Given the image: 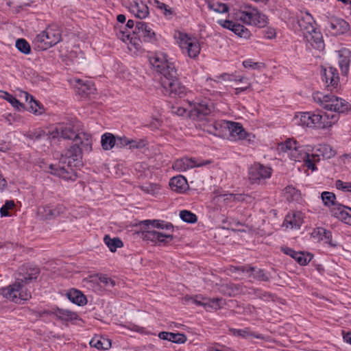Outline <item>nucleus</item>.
<instances>
[{"mask_svg":"<svg viewBox=\"0 0 351 351\" xmlns=\"http://www.w3.org/2000/svg\"><path fill=\"white\" fill-rule=\"evenodd\" d=\"M82 150L79 146L73 144L62 156L58 165H50L48 172L67 180L75 181L77 175L73 167L82 162Z\"/></svg>","mask_w":351,"mask_h":351,"instance_id":"1","label":"nucleus"},{"mask_svg":"<svg viewBox=\"0 0 351 351\" xmlns=\"http://www.w3.org/2000/svg\"><path fill=\"white\" fill-rule=\"evenodd\" d=\"M298 23L306 42L313 48L322 50L324 48L322 35L315 27V21L311 14L300 12L298 15Z\"/></svg>","mask_w":351,"mask_h":351,"instance_id":"2","label":"nucleus"},{"mask_svg":"<svg viewBox=\"0 0 351 351\" xmlns=\"http://www.w3.org/2000/svg\"><path fill=\"white\" fill-rule=\"evenodd\" d=\"M337 114H320L312 112H298L293 121L295 124L308 128L325 129L334 125L339 120Z\"/></svg>","mask_w":351,"mask_h":351,"instance_id":"3","label":"nucleus"},{"mask_svg":"<svg viewBox=\"0 0 351 351\" xmlns=\"http://www.w3.org/2000/svg\"><path fill=\"white\" fill-rule=\"evenodd\" d=\"M278 149L282 152H287L291 160L295 162L303 161L308 169L313 171L316 169L315 162L319 160V156L310 155L304 147L299 145L296 141L289 138L285 143H280Z\"/></svg>","mask_w":351,"mask_h":351,"instance_id":"4","label":"nucleus"},{"mask_svg":"<svg viewBox=\"0 0 351 351\" xmlns=\"http://www.w3.org/2000/svg\"><path fill=\"white\" fill-rule=\"evenodd\" d=\"M235 19L245 25L264 27L267 23V16L252 5L238 1L234 12Z\"/></svg>","mask_w":351,"mask_h":351,"instance_id":"5","label":"nucleus"},{"mask_svg":"<svg viewBox=\"0 0 351 351\" xmlns=\"http://www.w3.org/2000/svg\"><path fill=\"white\" fill-rule=\"evenodd\" d=\"M313 98L315 102L323 108L329 111L324 114H339L347 112L351 107L348 102L335 95L324 94L322 92L313 93Z\"/></svg>","mask_w":351,"mask_h":351,"instance_id":"6","label":"nucleus"},{"mask_svg":"<svg viewBox=\"0 0 351 351\" xmlns=\"http://www.w3.org/2000/svg\"><path fill=\"white\" fill-rule=\"evenodd\" d=\"M0 293L5 298L16 304H20L22 301L28 300L32 297L27 285L16 278L12 284L1 288Z\"/></svg>","mask_w":351,"mask_h":351,"instance_id":"7","label":"nucleus"},{"mask_svg":"<svg viewBox=\"0 0 351 351\" xmlns=\"http://www.w3.org/2000/svg\"><path fill=\"white\" fill-rule=\"evenodd\" d=\"M149 59L152 66L163 76L162 78L167 76L174 77L176 74L177 70L174 63L168 58L166 53L156 52L151 55Z\"/></svg>","mask_w":351,"mask_h":351,"instance_id":"8","label":"nucleus"},{"mask_svg":"<svg viewBox=\"0 0 351 351\" xmlns=\"http://www.w3.org/2000/svg\"><path fill=\"white\" fill-rule=\"evenodd\" d=\"M175 38L183 53L191 58H195L198 56L201 47L197 38L181 32H176Z\"/></svg>","mask_w":351,"mask_h":351,"instance_id":"9","label":"nucleus"},{"mask_svg":"<svg viewBox=\"0 0 351 351\" xmlns=\"http://www.w3.org/2000/svg\"><path fill=\"white\" fill-rule=\"evenodd\" d=\"M161 86L163 93L171 97H183L187 95L186 87L177 78V73L174 77L162 78Z\"/></svg>","mask_w":351,"mask_h":351,"instance_id":"10","label":"nucleus"},{"mask_svg":"<svg viewBox=\"0 0 351 351\" xmlns=\"http://www.w3.org/2000/svg\"><path fill=\"white\" fill-rule=\"evenodd\" d=\"M47 134L49 138H62L65 139L73 138V140L77 136L70 123H58L56 126L51 127L49 130Z\"/></svg>","mask_w":351,"mask_h":351,"instance_id":"11","label":"nucleus"},{"mask_svg":"<svg viewBox=\"0 0 351 351\" xmlns=\"http://www.w3.org/2000/svg\"><path fill=\"white\" fill-rule=\"evenodd\" d=\"M189 104L191 107L190 116L194 119H204L212 110V106L207 100L201 101H189Z\"/></svg>","mask_w":351,"mask_h":351,"instance_id":"12","label":"nucleus"},{"mask_svg":"<svg viewBox=\"0 0 351 351\" xmlns=\"http://www.w3.org/2000/svg\"><path fill=\"white\" fill-rule=\"evenodd\" d=\"M134 34L136 35L139 39L145 42L153 43L156 41V36L151 25L142 21L136 23L135 28L132 30Z\"/></svg>","mask_w":351,"mask_h":351,"instance_id":"13","label":"nucleus"},{"mask_svg":"<svg viewBox=\"0 0 351 351\" xmlns=\"http://www.w3.org/2000/svg\"><path fill=\"white\" fill-rule=\"evenodd\" d=\"M65 208L60 204L45 205L38 208V217L42 220L52 219L64 212Z\"/></svg>","mask_w":351,"mask_h":351,"instance_id":"14","label":"nucleus"},{"mask_svg":"<svg viewBox=\"0 0 351 351\" xmlns=\"http://www.w3.org/2000/svg\"><path fill=\"white\" fill-rule=\"evenodd\" d=\"M70 82L76 88L77 93L82 97L90 96L95 94L96 91L95 85L90 80H81L73 77Z\"/></svg>","mask_w":351,"mask_h":351,"instance_id":"15","label":"nucleus"},{"mask_svg":"<svg viewBox=\"0 0 351 351\" xmlns=\"http://www.w3.org/2000/svg\"><path fill=\"white\" fill-rule=\"evenodd\" d=\"M126 8L132 14L140 19H146L149 14V8L143 0L129 1Z\"/></svg>","mask_w":351,"mask_h":351,"instance_id":"16","label":"nucleus"},{"mask_svg":"<svg viewBox=\"0 0 351 351\" xmlns=\"http://www.w3.org/2000/svg\"><path fill=\"white\" fill-rule=\"evenodd\" d=\"M231 271L233 272L241 271L242 273H246L248 274V277H252L253 278L260 281H268L269 280V274L263 269H257L249 265L232 267Z\"/></svg>","mask_w":351,"mask_h":351,"instance_id":"17","label":"nucleus"},{"mask_svg":"<svg viewBox=\"0 0 351 351\" xmlns=\"http://www.w3.org/2000/svg\"><path fill=\"white\" fill-rule=\"evenodd\" d=\"M271 169L261 164H254L249 169V179L252 182H257L262 179L270 178Z\"/></svg>","mask_w":351,"mask_h":351,"instance_id":"18","label":"nucleus"},{"mask_svg":"<svg viewBox=\"0 0 351 351\" xmlns=\"http://www.w3.org/2000/svg\"><path fill=\"white\" fill-rule=\"evenodd\" d=\"M191 300L194 304L204 306L206 311L217 310L221 308L223 304V300L221 298H215L211 299L204 298L201 295L191 298Z\"/></svg>","mask_w":351,"mask_h":351,"instance_id":"19","label":"nucleus"},{"mask_svg":"<svg viewBox=\"0 0 351 351\" xmlns=\"http://www.w3.org/2000/svg\"><path fill=\"white\" fill-rule=\"evenodd\" d=\"M217 23L223 27L230 29L241 38H249L250 32L243 25L230 20H219Z\"/></svg>","mask_w":351,"mask_h":351,"instance_id":"20","label":"nucleus"},{"mask_svg":"<svg viewBox=\"0 0 351 351\" xmlns=\"http://www.w3.org/2000/svg\"><path fill=\"white\" fill-rule=\"evenodd\" d=\"M248 136L241 123L229 121L226 136L230 141L246 139Z\"/></svg>","mask_w":351,"mask_h":351,"instance_id":"21","label":"nucleus"},{"mask_svg":"<svg viewBox=\"0 0 351 351\" xmlns=\"http://www.w3.org/2000/svg\"><path fill=\"white\" fill-rule=\"evenodd\" d=\"M39 273V268L36 267L23 265L19 269L16 278L28 285L33 280L37 278Z\"/></svg>","mask_w":351,"mask_h":351,"instance_id":"22","label":"nucleus"},{"mask_svg":"<svg viewBox=\"0 0 351 351\" xmlns=\"http://www.w3.org/2000/svg\"><path fill=\"white\" fill-rule=\"evenodd\" d=\"M229 121L220 120L213 121L205 125L204 130L207 132L217 136H227V128Z\"/></svg>","mask_w":351,"mask_h":351,"instance_id":"23","label":"nucleus"},{"mask_svg":"<svg viewBox=\"0 0 351 351\" xmlns=\"http://www.w3.org/2000/svg\"><path fill=\"white\" fill-rule=\"evenodd\" d=\"M208 160L204 162H197L193 158H182L176 160L173 164V168L178 171H185L189 169H191L195 167H201L209 164Z\"/></svg>","mask_w":351,"mask_h":351,"instance_id":"24","label":"nucleus"},{"mask_svg":"<svg viewBox=\"0 0 351 351\" xmlns=\"http://www.w3.org/2000/svg\"><path fill=\"white\" fill-rule=\"evenodd\" d=\"M322 78L330 90H332L337 87L339 75L336 69L332 67L324 69L322 73Z\"/></svg>","mask_w":351,"mask_h":351,"instance_id":"25","label":"nucleus"},{"mask_svg":"<svg viewBox=\"0 0 351 351\" xmlns=\"http://www.w3.org/2000/svg\"><path fill=\"white\" fill-rule=\"evenodd\" d=\"M142 236L144 240L154 244L166 242L167 239L171 241L173 239V236L170 234H165L156 230L144 231Z\"/></svg>","mask_w":351,"mask_h":351,"instance_id":"26","label":"nucleus"},{"mask_svg":"<svg viewBox=\"0 0 351 351\" xmlns=\"http://www.w3.org/2000/svg\"><path fill=\"white\" fill-rule=\"evenodd\" d=\"M304 222L303 214L301 212H295L288 214L283 222V226L286 228L299 229Z\"/></svg>","mask_w":351,"mask_h":351,"instance_id":"27","label":"nucleus"},{"mask_svg":"<svg viewBox=\"0 0 351 351\" xmlns=\"http://www.w3.org/2000/svg\"><path fill=\"white\" fill-rule=\"evenodd\" d=\"M19 97L25 98L29 102V110L35 115H41L45 112V108L38 101L35 100L31 95L25 91H20Z\"/></svg>","mask_w":351,"mask_h":351,"instance_id":"28","label":"nucleus"},{"mask_svg":"<svg viewBox=\"0 0 351 351\" xmlns=\"http://www.w3.org/2000/svg\"><path fill=\"white\" fill-rule=\"evenodd\" d=\"M282 250L285 254L294 258L300 265H306L313 258L311 254H305L303 252H295L289 247H284Z\"/></svg>","mask_w":351,"mask_h":351,"instance_id":"29","label":"nucleus"},{"mask_svg":"<svg viewBox=\"0 0 351 351\" xmlns=\"http://www.w3.org/2000/svg\"><path fill=\"white\" fill-rule=\"evenodd\" d=\"M348 206L342 204L337 205L335 208L330 209L331 215L339 220L351 226V214L347 210Z\"/></svg>","mask_w":351,"mask_h":351,"instance_id":"30","label":"nucleus"},{"mask_svg":"<svg viewBox=\"0 0 351 351\" xmlns=\"http://www.w3.org/2000/svg\"><path fill=\"white\" fill-rule=\"evenodd\" d=\"M92 143L91 136L85 133L77 134L76 138L73 141V144L79 146L82 152H90L92 150Z\"/></svg>","mask_w":351,"mask_h":351,"instance_id":"31","label":"nucleus"},{"mask_svg":"<svg viewBox=\"0 0 351 351\" xmlns=\"http://www.w3.org/2000/svg\"><path fill=\"white\" fill-rule=\"evenodd\" d=\"M186 179L182 176H178L172 178L169 182L171 189L175 192L182 193L188 188Z\"/></svg>","mask_w":351,"mask_h":351,"instance_id":"32","label":"nucleus"},{"mask_svg":"<svg viewBox=\"0 0 351 351\" xmlns=\"http://www.w3.org/2000/svg\"><path fill=\"white\" fill-rule=\"evenodd\" d=\"M44 32L47 42L45 47H48V49L56 45L61 40V34L58 29L47 27Z\"/></svg>","mask_w":351,"mask_h":351,"instance_id":"33","label":"nucleus"},{"mask_svg":"<svg viewBox=\"0 0 351 351\" xmlns=\"http://www.w3.org/2000/svg\"><path fill=\"white\" fill-rule=\"evenodd\" d=\"M351 57V51L347 49H343L339 51V64L341 73L343 75H347L350 66V58Z\"/></svg>","mask_w":351,"mask_h":351,"instance_id":"34","label":"nucleus"},{"mask_svg":"<svg viewBox=\"0 0 351 351\" xmlns=\"http://www.w3.org/2000/svg\"><path fill=\"white\" fill-rule=\"evenodd\" d=\"M66 296L71 302L76 304L78 306H84L87 303L86 296L77 289H70L67 292Z\"/></svg>","mask_w":351,"mask_h":351,"instance_id":"35","label":"nucleus"},{"mask_svg":"<svg viewBox=\"0 0 351 351\" xmlns=\"http://www.w3.org/2000/svg\"><path fill=\"white\" fill-rule=\"evenodd\" d=\"M158 337L161 339L168 340L176 343H184L187 339L186 335L184 334L169 332H160Z\"/></svg>","mask_w":351,"mask_h":351,"instance_id":"36","label":"nucleus"},{"mask_svg":"<svg viewBox=\"0 0 351 351\" xmlns=\"http://www.w3.org/2000/svg\"><path fill=\"white\" fill-rule=\"evenodd\" d=\"M90 346L97 350H108L111 347V341L108 338L95 336L90 341Z\"/></svg>","mask_w":351,"mask_h":351,"instance_id":"37","label":"nucleus"},{"mask_svg":"<svg viewBox=\"0 0 351 351\" xmlns=\"http://www.w3.org/2000/svg\"><path fill=\"white\" fill-rule=\"evenodd\" d=\"M117 136L111 133H105L101 136V143L104 150H110L117 145Z\"/></svg>","mask_w":351,"mask_h":351,"instance_id":"38","label":"nucleus"},{"mask_svg":"<svg viewBox=\"0 0 351 351\" xmlns=\"http://www.w3.org/2000/svg\"><path fill=\"white\" fill-rule=\"evenodd\" d=\"M228 331L230 335L237 337H241L243 338H247L249 337H254L256 339L262 338L261 335L252 332L248 328H245L243 329L230 328Z\"/></svg>","mask_w":351,"mask_h":351,"instance_id":"39","label":"nucleus"},{"mask_svg":"<svg viewBox=\"0 0 351 351\" xmlns=\"http://www.w3.org/2000/svg\"><path fill=\"white\" fill-rule=\"evenodd\" d=\"M321 198L324 206L330 208H335L337 205H339L340 204L336 202V195L329 191H324L321 194Z\"/></svg>","mask_w":351,"mask_h":351,"instance_id":"40","label":"nucleus"},{"mask_svg":"<svg viewBox=\"0 0 351 351\" xmlns=\"http://www.w3.org/2000/svg\"><path fill=\"white\" fill-rule=\"evenodd\" d=\"M104 241L112 252H116L117 248L121 247L123 245L119 238H110L108 235L104 237Z\"/></svg>","mask_w":351,"mask_h":351,"instance_id":"41","label":"nucleus"},{"mask_svg":"<svg viewBox=\"0 0 351 351\" xmlns=\"http://www.w3.org/2000/svg\"><path fill=\"white\" fill-rule=\"evenodd\" d=\"M139 188L145 193L152 195H158L160 191V186L154 183H146L140 186Z\"/></svg>","mask_w":351,"mask_h":351,"instance_id":"42","label":"nucleus"},{"mask_svg":"<svg viewBox=\"0 0 351 351\" xmlns=\"http://www.w3.org/2000/svg\"><path fill=\"white\" fill-rule=\"evenodd\" d=\"M0 97L8 101L14 108L19 109L23 105L16 97L6 91L0 90Z\"/></svg>","mask_w":351,"mask_h":351,"instance_id":"43","label":"nucleus"},{"mask_svg":"<svg viewBox=\"0 0 351 351\" xmlns=\"http://www.w3.org/2000/svg\"><path fill=\"white\" fill-rule=\"evenodd\" d=\"M286 198L289 201L298 200L300 197V192L293 186H288L284 189Z\"/></svg>","mask_w":351,"mask_h":351,"instance_id":"44","label":"nucleus"},{"mask_svg":"<svg viewBox=\"0 0 351 351\" xmlns=\"http://www.w3.org/2000/svg\"><path fill=\"white\" fill-rule=\"evenodd\" d=\"M348 24L344 20L336 19L330 23V27L332 30H336V33L342 32L348 29Z\"/></svg>","mask_w":351,"mask_h":351,"instance_id":"45","label":"nucleus"},{"mask_svg":"<svg viewBox=\"0 0 351 351\" xmlns=\"http://www.w3.org/2000/svg\"><path fill=\"white\" fill-rule=\"evenodd\" d=\"M143 223L146 226H148L149 224H152L153 227L161 228V229H166V230H172L173 226L170 223H165L163 221H158V220H145L143 221Z\"/></svg>","mask_w":351,"mask_h":351,"instance_id":"46","label":"nucleus"},{"mask_svg":"<svg viewBox=\"0 0 351 351\" xmlns=\"http://www.w3.org/2000/svg\"><path fill=\"white\" fill-rule=\"evenodd\" d=\"M45 32L43 31L40 34H37L34 39V43L40 50H46L48 47L47 46L46 38L45 36Z\"/></svg>","mask_w":351,"mask_h":351,"instance_id":"47","label":"nucleus"},{"mask_svg":"<svg viewBox=\"0 0 351 351\" xmlns=\"http://www.w3.org/2000/svg\"><path fill=\"white\" fill-rule=\"evenodd\" d=\"M15 45L19 51L25 54H29L31 52L30 45L24 38L17 39Z\"/></svg>","mask_w":351,"mask_h":351,"instance_id":"48","label":"nucleus"},{"mask_svg":"<svg viewBox=\"0 0 351 351\" xmlns=\"http://www.w3.org/2000/svg\"><path fill=\"white\" fill-rule=\"evenodd\" d=\"M57 315L61 319L65 321L75 320L77 318V315L75 313L69 310H58Z\"/></svg>","mask_w":351,"mask_h":351,"instance_id":"49","label":"nucleus"},{"mask_svg":"<svg viewBox=\"0 0 351 351\" xmlns=\"http://www.w3.org/2000/svg\"><path fill=\"white\" fill-rule=\"evenodd\" d=\"M180 218L185 222L193 223L197 220V217L195 214L189 210H181L180 213Z\"/></svg>","mask_w":351,"mask_h":351,"instance_id":"50","label":"nucleus"},{"mask_svg":"<svg viewBox=\"0 0 351 351\" xmlns=\"http://www.w3.org/2000/svg\"><path fill=\"white\" fill-rule=\"evenodd\" d=\"M97 283L101 284L104 287L109 288L115 286V281L106 275L100 276L95 279Z\"/></svg>","mask_w":351,"mask_h":351,"instance_id":"51","label":"nucleus"},{"mask_svg":"<svg viewBox=\"0 0 351 351\" xmlns=\"http://www.w3.org/2000/svg\"><path fill=\"white\" fill-rule=\"evenodd\" d=\"M157 8L160 9L164 15L167 18H171L173 14V11L167 5L164 3L160 2L157 0L154 1Z\"/></svg>","mask_w":351,"mask_h":351,"instance_id":"52","label":"nucleus"},{"mask_svg":"<svg viewBox=\"0 0 351 351\" xmlns=\"http://www.w3.org/2000/svg\"><path fill=\"white\" fill-rule=\"evenodd\" d=\"M147 145L145 138H130V149H142Z\"/></svg>","mask_w":351,"mask_h":351,"instance_id":"53","label":"nucleus"},{"mask_svg":"<svg viewBox=\"0 0 351 351\" xmlns=\"http://www.w3.org/2000/svg\"><path fill=\"white\" fill-rule=\"evenodd\" d=\"M319 151L326 158H330L335 155V151L328 145H321Z\"/></svg>","mask_w":351,"mask_h":351,"instance_id":"54","label":"nucleus"},{"mask_svg":"<svg viewBox=\"0 0 351 351\" xmlns=\"http://www.w3.org/2000/svg\"><path fill=\"white\" fill-rule=\"evenodd\" d=\"M15 204L13 200H7L5 204L0 209L1 217L10 216L9 210H12Z\"/></svg>","mask_w":351,"mask_h":351,"instance_id":"55","label":"nucleus"},{"mask_svg":"<svg viewBox=\"0 0 351 351\" xmlns=\"http://www.w3.org/2000/svg\"><path fill=\"white\" fill-rule=\"evenodd\" d=\"M117 147L119 148H123L128 147L130 149V138L125 136H117Z\"/></svg>","mask_w":351,"mask_h":351,"instance_id":"56","label":"nucleus"},{"mask_svg":"<svg viewBox=\"0 0 351 351\" xmlns=\"http://www.w3.org/2000/svg\"><path fill=\"white\" fill-rule=\"evenodd\" d=\"M209 7L213 10L215 12H219V13H224L228 12V7L226 4L222 3H213V4H210Z\"/></svg>","mask_w":351,"mask_h":351,"instance_id":"57","label":"nucleus"},{"mask_svg":"<svg viewBox=\"0 0 351 351\" xmlns=\"http://www.w3.org/2000/svg\"><path fill=\"white\" fill-rule=\"evenodd\" d=\"M315 234L318 235L319 239H323V237H324L325 239H329L332 237L331 232L323 228H317L315 229L313 232V235Z\"/></svg>","mask_w":351,"mask_h":351,"instance_id":"58","label":"nucleus"},{"mask_svg":"<svg viewBox=\"0 0 351 351\" xmlns=\"http://www.w3.org/2000/svg\"><path fill=\"white\" fill-rule=\"evenodd\" d=\"M335 186L339 190L346 192H351V182H343L341 180H338L335 182Z\"/></svg>","mask_w":351,"mask_h":351,"instance_id":"59","label":"nucleus"},{"mask_svg":"<svg viewBox=\"0 0 351 351\" xmlns=\"http://www.w3.org/2000/svg\"><path fill=\"white\" fill-rule=\"evenodd\" d=\"M45 132L40 128H38L33 131H31L28 134V136L31 139L34 140L41 138L42 137L45 136Z\"/></svg>","mask_w":351,"mask_h":351,"instance_id":"60","label":"nucleus"},{"mask_svg":"<svg viewBox=\"0 0 351 351\" xmlns=\"http://www.w3.org/2000/svg\"><path fill=\"white\" fill-rule=\"evenodd\" d=\"M243 66L247 69H258L260 64L254 62L252 59H247L243 62Z\"/></svg>","mask_w":351,"mask_h":351,"instance_id":"61","label":"nucleus"},{"mask_svg":"<svg viewBox=\"0 0 351 351\" xmlns=\"http://www.w3.org/2000/svg\"><path fill=\"white\" fill-rule=\"evenodd\" d=\"M276 29L273 27H269L264 31V36L268 39H272L276 37Z\"/></svg>","mask_w":351,"mask_h":351,"instance_id":"62","label":"nucleus"},{"mask_svg":"<svg viewBox=\"0 0 351 351\" xmlns=\"http://www.w3.org/2000/svg\"><path fill=\"white\" fill-rule=\"evenodd\" d=\"M206 86L212 88H217V85L219 84V81L217 80H213L211 78L206 80Z\"/></svg>","mask_w":351,"mask_h":351,"instance_id":"63","label":"nucleus"},{"mask_svg":"<svg viewBox=\"0 0 351 351\" xmlns=\"http://www.w3.org/2000/svg\"><path fill=\"white\" fill-rule=\"evenodd\" d=\"M245 84L247 85L245 86H244V87H239V88H235V94L236 95H239L240 93H241L243 91H245L247 89H250L251 88V83L250 82H247Z\"/></svg>","mask_w":351,"mask_h":351,"instance_id":"64","label":"nucleus"}]
</instances>
